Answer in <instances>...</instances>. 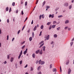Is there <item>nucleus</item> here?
<instances>
[{"label": "nucleus", "mask_w": 74, "mask_h": 74, "mask_svg": "<svg viewBox=\"0 0 74 74\" xmlns=\"http://www.w3.org/2000/svg\"><path fill=\"white\" fill-rule=\"evenodd\" d=\"M64 5L67 7L69 5V3H66L64 4Z\"/></svg>", "instance_id": "423d86ee"}, {"label": "nucleus", "mask_w": 74, "mask_h": 74, "mask_svg": "<svg viewBox=\"0 0 74 74\" xmlns=\"http://www.w3.org/2000/svg\"><path fill=\"white\" fill-rule=\"evenodd\" d=\"M69 22V20H66L65 22V23L66 24V23H68Z\"/></svg>", "instance_id": "ddd939ff"}, {"label": "nucleus", "mask_w": 74, "mask_h": 74, "mask_svg": "<svg viewBox=\"0 0 74 74\" xmlns=\"http://www.w3.org/2000/svg\"><path fill=\"white\" fill-rule=\"evenodd\" d=\"M44 43H43L42 44V45H41L39 47V48H41V47H42V46H43V45H44Z\"/></svg>", "instance_id": "5701e85b"}, {"label": "nucleus", "mask_w": 74, "mask_h": 74, "mask_svg": "<svg viewBox=\"0 0 74 74\" xmlns=\"http://www.w3.org/2000/svg\"><path fill=\"white\" fill-rule=\"evenodd\" d=\"M40 66H39V67H38V70H40L41 69Z\"/></svg>", "instance_id": "b1692460"}, {"label": "nucleus", "mask_w": 74, "mask_h": 74, "mask_svg": "<svg viewBox=\"0 0 74 74\" xmlns=\"http://www.w3.org/2000/svg\"><path fill=\"white\" fill-rule=\"evenodd\" d=\"M23 61L22 60H21L20 61V64H22Z\"/></svg>", "instance_id": "a878e982"}, {"label": "nucleus", "mask_w": 74, "mask_h": 74, "mask_svg": "<svg viewBox=\"0 0 74 74\" xmlns=\"http://www.w3.org/2000/svg\"><path fill=\"white\" fill-rule=\"evenodd\" d=\"M53 44V41H52L51 43V44Z\"/></svg>", "instance_id": "69168bd1"}, {"label": "nucleus", "mask_w": 74, "mask_h": 74, "mask_svg": "<svg viewBox=\"0 0 74 74\" xmlns=\"http://www.w3.org/2000/svg\"><path fill=\"white\" fill-rule=\"evenodd\" d=\"M18 10L17 9L16 11V14H18Z\"/></svg>", "instance_id": "4c0bfd02"}, {"label": "nucleus", "mask_w": 74, "mask_h": 74, "mask_svg": "<svg viewBox=\"0 0 74 74\" xmlns=\"http://www.w3.org/2000/svg\"><path fill=\"white\" fill-rule=\"evenodd\" d=\"M21 32V30H19L18 32V34H19V33H20Z\"/></svg>", "instance_id": "8fccbe9b"}, {"label": "nucleus", "mask_w": 74, "mask_h": 74, "mask_svg": "<svg viewBox=\"0 0 74 74\" xmlns=\"http://www.w3.org/2000/svg\"><path fill=\"white\" fill-rule=\"evenodd\" d=\"M15 3L14 2H13L12 3V6H15Z\"/></svg>", "instance_id": "393cba45"}, {"label": "nucleus", "mask_w": 74, "mask_h": 74, "mask_svg": "<svg viewBox=\"0 0 74 74\" xmlns=\"http://www.w3.org/2000/svg\"><path fill=\"white\" fill-rule=\"evenodd\" d=\"M22 55V50H21V52L19 54V55L18 57V59H20L21 57V55Z\"/></svg>", "instance_id": "f03ea898"}, {"label": "nucleus", "mask_w": 74, "mask_h": 74, "mask_svg": "<svg viewBox=\"0 0 74 74\" xmlns=\"http://www.w3.org/2000/svg\"><path fill=\"white\" fill-rule=\"evenodd\" d=\"M47 40H48L49 39V35H48L46 37Z\"/></svg>", "instance_id": "6e6552de"}, {"label": "nucleus", "mask_w": 74, "mask_h": 74, "mask_svg": "<svg viewBox=\"0 0 74 74\" xmlns=\"http://www.w3.org/2000/svg\"><path fill=\"white\" fill-rule=\"evenodd\" d=\"M6 11H8V7H7L6 8Z\"/></svg>", "instance_id": "cd10ccee"}, {"label": "nucleus", "mask_w": 74, "mask_h": 74, "mask_svg": "<svg viewBox=\"0 0 74 74\" xmlns=\"http://www.w3.org/2000/svg\"><path fill=\"white\" fill-rule=\"evenodd\" d=\"M43 42H44V41H42L40 42L39 43V45H41V44L42 43H43Z\"/></svg>", "instance_id": "bb28decb"}, {"label": "nucleus", "mask_w": 74, "mask_h": 74, "mask_svg": "<svg viewBox=\"0 0 74 74\" xmlns=\"http://www.w3.org/2000/svg\"><path fill=\"white\" fill-rule=\"evenodd\" d=\"M32 37H30L29 38V40L30 41H32Z\"/></svg>", "instance_id": "aec40b11"}, {"label": "nucleus", "mask_w": 74, "mask_h": 74, "mask_svg": "<svg viewBox=\"0 0 74 74\" xmlns=\"http://www.w3.org/2000/svg\"><path fill=\"white\" fill-rule=\"evenodd\" d=\"M35 56H36V55H35V53H33L32 54V57L34 58H35Z\"/></svg>", "instance_id": "dca6fc26"}, {"label": "nucleus", "mask_w": 74, "mask_h": 74, "mask_svg": "<svg viewBox=\"0 0 74 74\" xmlns=\"http://www.w3.org/2000/svg\"><path fill=\"white\" fill-rule=\"evenodd\" d=\"M54 17V14H52V15H51V18H53Z\"/></svg>", "instance_id": "58836bf2"}, {"label": "nucleus", "mask_w": 74, "mask_h": 74, "mask_svg": "<svg viewBox=\"0 0 74 74\" xmlns=\"http://www.w3.org/2000/svg\"><path fill=\"white\" fill-rule=\"evenodd\" d=\"M68 30L70 31V30H71V28H69L68 29Z\"/></svg>", "instance_id": "680f3d73"}, {"label": "nucleus", "mask_w": 74, "mask_h": 74, "mask_svg": "<svg viewBox=\"0 0 74 74\" xmlns=\"http://www.w3.org/2000/svg\"><path fill=\"white\" fill-rule=\"evenodd\" d=\"M41 16L42 15H40L39 16V19H41Z\"/></svg>", "instance_id": "de8ad7c7"}, {"label": "nucleus", "mask_w": 74, "mask_h": 74, "mask_svg": "<svg viewBox=\"0 0 74 74\" xmlns=\"http://www.w3.org/2000/svg\"><path fill=\"white\" fill-rule=\"evenodd\" d=\"M1 33V29H0V34Z\"/></svg>", "instance_id": "0e129e2a"}, {"label": "nucleus", "mask_w": 74, "mask_h": 74, "mask_svg": "<svg viewBox=\"0 0 74 74\" xmlns=\"http://www.w3.org/2000/svg\"><path fill=\"white\" fill-rule=\"evenodd\" d=\"M51 23V22H49L47 23V25H49Z\"/></svg>", "instance_id": "4be33fe9"}, {"label": "nucleus", "mask_w": 74, "mask_h": 74, "mask_svg": "<svg viewBox=\"0 0 74 74\" xmlns=\"http://www.w3.org/2000/svg\"><path fill=\"white\" fill-rule=\"evenodd\" d=\"M55 27H56V25H53L52 26V28L53 29H54V28H55Z\"/></svg>", "instance_id": "f3484780"}, {"label": "nucleus", "mask_w": 74, "mask_h": 74, "mask_svg": "<svg viewBox=\"0 0 74 74\" xmlns=\"http://www.w3.org/2000/svg\"><path fill=\"white\" fill-rule=\"evenodd\" d=\"M15 40V38H13L12 40V41H13Z\"/></svg>", "instance_id": "6e6d98bb"}, {"label": "nucleus", "mask_w": 74, "mask_h": 74, "mask_svg": "<svg viewBox=\"0 0 74 74\" xmlns=\"http://www.w3.org/2000/svg\"><path fill=\"white\" fill-rule=\"evenodd\" d=\"M33 68L32 67H31V71H33Z\"/></svg>", "instance_id": "ea45409f"}, {"label": "nucleus", "mask_w": 74, "mask_h": 74, "mask_svg": "<svg viewBox=\"0 0 74 74\" xmlns=\"http://www.w3.org/2000/svg\"><path fill=\"white\" fill-rule=\"evenodd\" d=\"M45 63V62L43 61H41V60H40L39 62V64H41L42 65L44 64Z\"/></svg>", "instance_id": "f257e3e1"}, {"label": "nucleus", "mask_w": 74, "mask_h": 74, "mask_svg": "<svg viewBox=\"0 0 74 74\" xmlns=\"http://www.w3.org/2000/svg\"><path fill=\"white\" fill-rule=\"evenodd\" d=\"M47 9L50 8V6H47Z\"/></svg>", "instance_id": "a18cd8bd"}, {"label": "nucleus", "mask_w": 74, "mask_h": 74, "mask_svg": "<svg viewBox=\"0 0 74 74\" xmlns=\"http://www.w3.org/2000/svg\"><path fill=\"white\" fill-rule=\"evenodd\" d=\"M73 42H71L70 44L71 46L73 45Z\"/></svg>", "instance_id": "37998d69"}, {"label": "nucleus", "mask_w": 74, "mask_h": 74, "mask_svg": "<svg viewBox=\"0 0 74 74\" xmlns=\"http://www.w3.org/2000/svg\"><path fill=\"white\" fill-rule=\"evenodd\" d=\"M39 52H40V50H37L36 51V54H38V53Z\"/></svg>", "instance_id": "0eeeda50"}, {"label": "nucleus", "mask_w": 74, "mask_h": 74, "mask_svg": "<svg viewBox=\"0 0 74 74\" xmlns=\"http://www.w3.org/2000/svg\"><path fill=\"white\" fill-rule=\"evenodd\" d=\"M37 29V25L35 26V27L34 28V31H36V30Z\"/></svg>", "instance_id": "9d476101"}, {"label": "nucleus", "mask_w": 74, "mask_h": 74, "mask_svg": "<svg viewBox=\"0 0 74 74\" xmlns=\"http://www.w3.org/2000/svg\"><path fill=\"white\" fill-rule=\"evenodd\" d=\"M62 17H63V16H62V15H60V16H58V18H61Z\"/></svg>", "instance_id": "2f4dec72"}, {"label": "nucleus", "mask_w": 74, "mask_h": 74, "mask_svg": "<svg viewBox=\"0 0 74 74\" xmlns=\"http://www.w3.org/2000/svg\"><path fill=\"white\" fill-rule=\"evenodd\" d=\"M68 27H65L64 29H65V30L67 29L68 28Z\"/></svg>", "instance_id": "5fc2aeb1"}, {"label": "nucleus", "mask_w": 74, "mask_h": 74, "mask_svg": "<svg viewBox=\"0 0 74 74\" xmlns=\"http://www.w3.org/2000/svg\"><path fill=\"white\" fill-rule=\"evenodd\" d=\"M9 38V36L8 35L7 36V40H8Z\"/></svg>", "instance_id": "e433bc0d"}, {"label": "nucleus", "mask_w": 74, "mask_h": 74, "mask_svg": "<svg viewBox=\"0 0 74 74\" xmlns=\"http://www.w3.org/2000/svg\"><path fill=\"white\" fill-rule=\"evenodd\" d=\"M13 60H14V58H11L10 60L11 62H13Z\"/></svg>", "instance_id": "9b49d317"}, {"label": "nucleus", "mask_w": 74, "mask_h": 74, "mask_svg": "<svg viewBox=\"0 0 74 74\" xmlns=\"http://www.w3.org/2000/svg\"><path fill=\"white\" fill-rule=\"evenodd\" d=\"M53 36L54 38H56V37H58V36L57 35V34H55Z\"/></svg>", "instance_id": "2eb2a0df"}, {"label": "nucleus", "mask_w": 74, "mask_h": 74, "mask_svg": "<svg viewBox=\"0 0 74 74\" xmlns=\"http://www.w3.org/2000/svg\"><path fill=\"white\" fill-rule=\"evenodd\" d=\"M11 11V8H10L9 9V12H10Z\"/></svg>", "instance_id": "79ce46f5"}, {"label": "nucleus", "mask_w": 74, "mask_h": 74, "mask_svg": "<svg viewBox=\"0 0 74 74\" xmlns=\"http://www.w3.org/2000/svg\"><path fill=\"white\" fill-rule=\"evenodd\" d=\"M38 0H36V4H37V3H38Z\"/></svg>", "instance_id": "c03bdc74"}, {"label": "nucleus", "mask_w": 74, "mask_h": 74, "mask_svg": "<svg viewBox=\"0 0 74 74\" xmlns=\"http://www.w3.org/2000/svg\"><path fill=\"white\" fill-rule=\"evenodd\" d=\"M21 14L22 15H23V11L21 12Z\"/></svg>", "instance_id": "603ef678"}, {"label": "nucleus", "mask_w": 74, "mask_h": 74, "mask_svg": "<svg viewBox=\"0 0 74 74\" xmlns=\"http://www.w3.org/2000/svg\"><path fill=\"white\" fill-rule=\"evenodd\" d=\"M43 28H44V26L43 25H42L40 27V28L41 29H43Z\"/></svg>", "instance_id": "412c9836"}, {"label": "nucleus", "mask_w": 74, "mask_h": 74, "mask_svg": "<svg viewBox=\"0 0 74 74\" xmlns=\"http://www.w3.org/2000/svg\"><path fill=\"white\" fill-rule=\"evenodd\" d=\"M27 1H26L25 2V6H26V5H27Z\"/></svg>", "instance_id": "72a5a7b5"}, {"label": "nucleus", "mask_w": 74, "mask_h": 74, "mask_svg": "<svg viewBox=\"0 0 74 74\" xmlns=\"http://www.w3.org/2000/svg\"><path fill=\"white\" fill-rule=\"evenodd\" d=\"M72 7V5H71L69 6V9H71V8Z\"/></svg>", "instance_id": "c9c22d12"}, {"label": "nucleus", "mask_w": 74, "mask_h": 74, "mask_svg": "<svg viewBox=\"0 0 74 74\" xmlns=\"http://www.w3.org/2000/svg\"><path fill=\"white\" fill-rule=\"evenodd\" d=\"M71 69H70V68H69L68 69V74H70V73H71Z\"/></svg>", "instance_id": "39448f33"}, {"label": "nucleus", "mask_w": 74, "mask_h": 74, "mask_svg": "<svg viewBox=\"0 0 74 74\" xmlns=\"http://www.w3.org/2000/svg\"><path fill=\"white\" fill-rule=\"evenodd\" d=\"M50 69H52V64H51L50 65Z\"/></svg>", "instance_id": "f704fd0d"}, {"label": "nucleus", "mask_w": 74, "mask_h": 74, "mask_svg": "<svg viewBox=\"0 0 74 74\" xmlns=\"http://www.w3.org/2000/svg\"><path fill=\"white\" fill-rule=\"evenodd\" d=\"M42 48H43V51H45V46H43L42 47Z\"/></svg>", "instance_id": "f8f14e48"}, {"label": "nucleus", "mask_w": 74, "mask_h": 74, "mask_svg": "<svg viewBox=\"0 0 74 74\" xmlns=\"http://www.w3.org/2000/svg\"><path fill=\"white\" fill-rule=\"evenodd\" d=\"M52 28V27L51 26H50L49 28V30H51Z\"/></svg>", "instance_id": "3c124183"}, {"label": "nucleus", "mask_w": 74, "mask_h": 74, "mask_svg": "<svg viewBox=\"0 0 74 74\" xmlns=\"http://www.w3.org/2000/svg\"><path fill=\"white\" fill-rule=\"evenodd\" d=\"M27 50H28V49H26L24 51L23 53L24 55H25L26 54V53H27Z\"/></svg>", "instance_id": "7ed1b4c3"}, {"label": "nucleus", "mask_w": 74, "mask_h": 74, "mask_svg": "<svg viewBox=\"0 0 74 74\" xmlns=\"http://www.w3.org/2000/svg\"><path fill=\"white\" fill-rule=\"evenodd\" d=\"M62 71V69H60V72L61 73Z\"/></svg>", "instance_id": "338daca9"}, {"label": "nucleus", "mask_w": 74, "mask_h": 74, "mask_svg": "<svg viewBox=\"0 0 74 74\" xmlns=\"http://www.w3.org/2000/svg\"><path fill=\"white\" fill-rule=\"evenodd\" d=\"M70 61H69V60H68L66 61V65H68L69 64V62Z\"/></svg>", "instance_id": "20e7f679"}, {"label": "nucleus", "mask_w": 74, "mask_h": 74, "mask_svg": "<svg viewBox=\"0 0 74 74\" xmlns=\"http://www.w3.org/2000/svg\"><path fill=\"white\" fill-rule=\"evenodd\" d=\"M57 23L56 21H53V25H54V24H55V23Z\"/></svg>", "instance_id": "c85d7f7f"}, {"label": "nucleus", "mask_w": 74, "mask_h": 74, "mask_svg": "<svg viewBox=\"0 0 74 74\" xmlns=\"http://www.w3.org/2000/svg\"><path fill=\"white\" fill-rule=\"evenodd\" d=\"M74 0H72V3H73L74 2Z\"/></svg>", "instance_id": "774afa93"}, {"label": "nucleus", "mask_w": 74, "mask_h": 74, "mask_svg": "<svg viewBox=\"0 0 74 74\" xmlns=\"http://www.w3.org/2000/svg\"><path fill=\"white\" fill-rule=\"evenodd\" d=\"M39 54H40V55H42V50L39 51Z\"/></svg>", "instance_id": "4468645a"}, {"label": "nucleus", "mask_w": 74, "mask_h": 74, "mask_svg": "<svg viewBox=\"0 0 74 74\" xmlns=\"http://www.w3.org/2000/svg\"><path fill=\"white\" fill-rule=\"evenodd\" d=\"M45 1L43 2V6H44V5H45Z\"/></svg>", "instance_id": "7c9ffc66"}, {"label": "nucleus", "mask_w": 74, "mask_h": 74, "mask_svg": "<svg viewBox=\"0 0 74 74\" xmlns=\"http://www.w3.org/2000/svg\"><path fill=\"white\" fill-rule=\"evenodd\" d=\"M4 64H5L7 63V61H5L4 62Z\"/></svg>", "instance_id": "052dcab7"}, {"label": "nucleus", "mask_w": 74, "mask_h": 74, "mask_svg": "<svg viewBox=\"0 0 74 74\" xmlns=\"http://www.w3.org/2000/svg\"><path fill=\"white\" fill-rule=\"evenodd\" d=\"M38 74H42L41 72L40 71L38 73Z\"/></svg>", "instance_id": "bf43d9fd"}, {"label": "nucleus", "mask_w": 74, "mask_h": 74, "mask_svg": "<svg viewBox=\"0 0 74 74\" xmlns=\"http://www.w3.org/2000/svg\"><path fill=\"white\" fill-rule=\"evenodd\" d=\"M41 33H42V31H41L40 32V34L39 35V36H41Z\"/></svg>", "instance_id": "09e8293b"}, {"label": "nucleus", "mask_w": 74, "mask_h": 74, "mask_svg": "<svg viewBox=\"0 0 74 74\" xmlns=\"http://www.w3.org/2000/svg\"><path fill=\"white\" fill-rule=\"evenodd\" d=\"M25 47V45H24L23 47H22V49H23Z\"/></svg>", "instance_id": "c756f323"}, {"label": "nucleus", "mask_w": 74, "mask_h": 74, "mask_svg": "<svg viewBox=\"0 0 74 74\" xmlns=\"http://www.w3.org/2000/svg\"><path fill=\"white\" fill-rule=\"evenodd\" d=\"M7 58L8 59H10V55H8Z\"/></svg>", "instance_id": "a19ab883"}, {"label": "nucleus", "mask_w": 74, "mask_h": 74, "mask_svg": "<svg viewBox=\"0 0 74 74\" xmlns=\"http://www.w3.org/2000/svg\"><path fill=\"white\" fill-rule=\"evenodd\" d=\"M60 27H59L57 28V30H60Z\"/></svg>", "instance_id": "473e14b6"}, {"label": "nucleus", "mask_w": 74, "mask_h": 74, "mask_svg": "<svg viewBox=\"0 0 74 74\" xmlns=\"http://www.w3.org/2000/svg\"><path fill=\"white\" fill-rule=\"evenodd\" d=\"M42 17L43 18V19H44V14H42Z\"/></svg>", "instance_id": "49530a36"}, {"label": "nucleus", "mask_w": 74, "mask_h": 74, "mask_svg": "<svg viewBox=\"0 0 74 74\" xmlns=\"http://www.w3.org/2000/svg\"><path fill=\"white\" fill-rule=\"evenodd\" d=\"M32 37L33 38L34 37V32H32Z\"/></svg>", "instance_id": "a211bd4d"}, {"label": "nucleus", "mask_w": 74, "mask_h": 74, "mask_svg": "<svg viewBox=\"0 0 74 74\" xmlns=\"http://www.w3.org/2000/svg\"><path fill=\"white\" fill-rule=\"evenodd\" d=\"M7 22L8 23H9V19H8L7 20Z\"/></svg>", "instance_id": "e2e57ef3"}, {"label": "nucleus", "mask_w": 74, "mask_h": 74, "mask_svg": "<svg viewBox=\"0 0 74 74\" xmlns=\"http://www.w3.org/2000/svg\"><path fill=\"white\" fill-rule=\"evenodd\" d=\"M52 15L51 14L49 15V18H51V17Z\"/></svg>", "instance_id": "4d7b16f0"}, {"label": "nucleus", "mask_w": 74, "mask_h": 74, "mask_svg": "<svg viewBox=\"0 0 74 74\" xmlns=\"http://www.w3.org/2000/svg\"><path fill=\"white\" fill-rule=\"evenodd\" d=\"M56 69L54 68L53 69V72H55H55H56Z\"/></svg>", "instance_id": "1a4fd4ad"}, {"label": "nucleus", "mask_w": 74, "mask_h": 74, "mask_svg": "<svg viewBox=\"0 0 74 74\" xmlns=\"http://www.w3.org/2000/svg\"><path fill=\"white\" fill-rule=\"evenodd\" d=\"M27 64H26V65L25 66V68H26V67H27Z\"/></svg>", "instance_id": "864d4df0"}, {"label": "nucleus", "mask_w": 74, "mask_h": 74, "mask_svg": "<svg viewBox=\"0 0 74 74\" xmlns=\"http://www.w3.org/2000/svg\"><path fill=\"white\" fill-rule=\"evenodd\" d=\"M25 26H26V25H24V26H23L22 29V31H23V29H25Z\"/></svg>", "instance_id": "6ab92c4d"}, {"label": "nucleus", "mask_w": 74, "mask_h": 74, "mask_svg": "<svg viewBox=\"0 0 74 74\" xmlns=\"http://www.w3.org/2000/svg\"><path fill=\"white\" fill-rule=\"evenodd\" d=\"M32 24H33V20H32V21L31 23V24L32 25Z\"/></svg>", "instance_id": "13d9d810"}]
</instances>
